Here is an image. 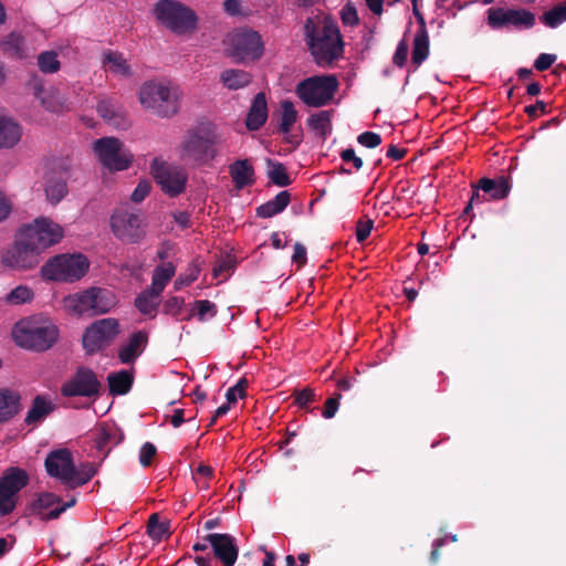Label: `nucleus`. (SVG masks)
<instances>
[{"instance_id": "23", "label": "nucleus", "mask_w": 566, "mask_h": 566, "mask_svg": "<svg viewBox=\"0 0 566 566\" xmlns=\"http://www.w3.org/2000/svg\"><path fill=\"white\" fill-rule=\"evenodd\" d=\"M22 137V126L0 111V149L13 148Z\"/></svg>"}, {"instance_id": "32", "label": "nucleus", "mask_w": 566, "mask_h": 566, "mask_svg": "<svg viewBox=\"0 0 566 566\" xmlns=\"http://www.w3.org/2000/svg\"><path fill=\"white\" fill-rule=\"evenodd\" d=\"M220 81L228 90L237 91L247 87L252 82V75L244 70L228 69L221 73Z\"/></svg>"}, {"instance_id": "46", "label": "nucleus", "mask_w": 566, "mask_h": 566, "mask_svg": "<svg viewBox=\"0 0 566 566\" xmlns=\"http://www.w3.org/2000/svg\"><path fill=\"white\" fill-rule=\"evenodd\" d=\"M38 66L43 73H55L61 64L54 51H44L38 56Z\"/></svg>"}, {"instance_id": "51", "label": "nucleus", "mask_w": 566, "mask_h": 566, "mask_svg": "<svg viewBox=\"0 0 566 566\" xmlns=\"http://www.w3.org/2000/svg\"><path fill=\"white\" fill-rule=\"evenodd\" d=\"M200 270L197 265H189L185 273H181L174 283L175 290H180L184 286H189L199 276Z\"/></svg>"}, {"instance_id": "21", "label": "nucleus", "mask_w": 566, "mask_h": 566, "mask_svg": "<svg viewBox=\"0 0 566 566\" xmlns=\"http://www.w3.org/2000/svg\"><path fill=\"white\" fill-rule=\"evenodd\" d=\"M98 115L116 129H127L130 122L124 107L112 98H105L97 103Z\"/></svg>"}, {"instance_id": "4", "label": "nucleus", "mask_w": 566, "mask_h": 566, "mask_svg": "<svg viewBox=\"0 0 566 566\" xmlns=\"http://www.w3.org/2000/svg\"><path fill=\"white\" fill-rule=\"evenodd\" d=\"M139 102L148 111L161 118L175 116L180 108L178 87L149 81L139 90Z\"/></svg>"}, {"instance_id": "42", "label": "nucleus", "mask_w": 566, "mask_h": 566, "mask_svg": "<svg viewBox=\"0 0 566 566\" xmlns=\"http://www.w3.org/2000/svg\"><path fill=\"white\" fill-rule=\"evenodd\" d=\"M541 21L548 28H557L562 23L566 22V4L559 3L546 11L542 17Z\"/></svg>"}, {"instance_id": "12", "label": "nucleus", "mask_w": 566, "mask_h": 566, "mask_svg": "<svg viewBox=\"0 0 566 566\" xmlns=\"http://www.w3.org/2000/svg\"><path fill=\"white\" fill-rule=\"evenodd\" d=\"M94 151L101 164L112 170L127 169L133 163V154L116 137H103L94 142Z\"/></svg>"}, {"instance_id": "56", "label": "nucleus", "mask_w": 566, "mask_h": 566, "mask_svg": "<svg viewBox=\"0 0 566 566\" xmlns=\"http://www.w3.org/2000/svg\"><path fill=\"white\" fill-rule=\"evenodd\" d=\"M157 449L151 442H145L139 451V462L146 468L151 464L153 458L156 455Z\"/></svg>"}, {"instance_id": "44", "label": "nucleus", "mask_w": 566, "mask_h": 566, "mask_svg": "<svg viewBox=\"0 0 566 566\" xmlns=\"http://www.w3.org/2000/svg\"><path fill=\"white\" fill-rule=\"evenodd\" d=\"M147 534L155 541H161L165 536L169 535L168 524L160 522L158 514L153 513L147 522Z\"/></svg>"}, {"instance_id": "6", "label": "nucleus", "mask_w": 566, "mask_h": 566, "mask_svg": "<svg viewBox=\"0 0 566 566\" xmlns=\"http://www.w3.org/2000/svg\"><path fill=\"white\" fill-rule=\"evenodd\" d=\"M13 338L15 344L22 348L45 352L56 343L59 329L50 322L27 319L15 325Z\"/></svg>"}, {"instance_id": "57", "label": "nucleus", "mask_w": 566, "mask_h": 566, "mask_svg": "<svg viewBox=\"0 0 566 566\" xmlns=\"http://www.w3.org/2000/svg\"><path fill=\"white\" fill-rule=\"evenodd\" d=\"M151 185L148 180H140L134 189L130 200L135 203L142 202L150 192Z\"/></svg>"}, {"instance_id": "28", "label": "nucleus", "mask_w": 566, "mask_h": 566, "mask_svg": "<svg viewBox=\"0 0 566 566\" xmlns=\"http://www.w3.org/2000/svg\"><path fill=\"white\" fill-rule=\"evenodd\" d=\"M229 172L237 189L254 184V168L248 159H239L229 166Z\"/></svg>"}, {"instance_id": "63", "label": "nucleus", "mask_w": 566, "mask_h": 566, "mask_svg": "<svg viewBox=\"0 0 566 566\" xmlns=\"http://www.w3.org/2000/svg\"><path fill=\"white\" fill-rule=\"evenodd\" d=\"M213 475V470L210 465L200 464L193 473V480L197 484H200V478L210 480Z\"/></svg>"}, {"instance_id": "22", "label": "nucleus", "mask_w": 566, "mask_h": 566, "mask_svg": "<svg viewBox=\"0 0 566 566\" xmlns=\"http://www.w3.org/2000/svg\"><path fill=\"white\" fill-rule=\"evenodd\" d=\"M34 96L36 98H40L41 104L52 113H63L71 109L70 104L65 96L55 88H51L43 96L42 93H44V87L41 82H34L33 85Z\"/></svg>"}, {"instance_id": "59", "label": "nucleus", "mask_w": 566, "mask_h": 566, "mask_svg": "<svg viewBox=\"0 0 566 566\" xmlns=\"http://www.w3.org/2000/svg\"><path fill=\"white\" fill-rule=\"evenodd\" d=\"M408 51L409 48L407 42L405 40H401L398 43L396 52L392 57L394 64L397 65L398 67H402L407 62Z\"/></svg>"}, {"instance_id": "60", "label": "nucleus", "mask_w": 566, "mask_h": 566, "mask_svg": "<svg viewBox=\"0 0 566 566\" xmlns=\"http://www.w3.org/2000/svg\"><path fill=\"white\" fill-rule=\"evenodd\" d=\"M556 61L555 54L541 53L534 62V67L539 71L548 70L553 63Z\"/></svg>"}, {"instance_id": "47", "label": "nucleus", "mask_w": 566, "mask_h": 566, "mask_svg": "<svg viewBox=\"0 0 566 566\" xmlns=\"http://www.w3.org/2000/svg\"><path fill=\"white\" fill-rule=\"evenodd\" d=\"M292 396L294 397V402L303 410H311V403L317 401L315 391L310 387H305L301 390H294Z\"/></svg>"}, {"instance_id": "49", "label": "nucleus", "mask_w": 566, "mask_h": 566, "mask_svg": "<svg viewBox=\"0 0 566 566\" xmlns=\"http://www.w3.org/2000/svg\"><path fill=\"white\" fill-rule=\"evenodd\" d=\"M374 229V220L364 214L356 221V241L364 242Z\"/></svg>"}, {"instance_id": "18", "label": "nucleus", "mask_w": 566, "mask_h": 566, "mask_svg": "<svg viewBox=\"0 0 566 566\" xmlns=\"http://www.w3.org/2000/svg\"><path fill=\"white\" fill-rule=\"evenodd\" d=\"M488 23L492 29H531L535 24V14L525 9L490 8Z\"/></svg>"}, {"instance_id": "35", "label": "nucleus", "mask_w": 566, "mask_h": 566, "mask_svg": "<svg viewBox=\"0 0 566 566\" xmlns=\"http://www.w3.org/2000/svg\"><path fill=\"white\" fill-rule=\"evenodd\" d=\"M430 41L429 33L417 31L412 42L411 62L418 67L429 56Z\"/></svg>"}, {"instance_id": "27", "label": "nucleus", "mask_w": 566, "mask_h": 566, "mask_svg": "<svg viewBox=\"0 0 566 566\" xmlns=\"http://www.w3.org/2000/svg\"><path fill=\"white\" fill-rule=\"evenodd\" d=\"M124 440V433L115 426H103L98 430L94 444L99 452L107 455L111 449L118 446Z\"/></svg>"}, {"instance_id": "24", "label": "nucleus", "mask_w": 566, "mask_h": 566, "mask_svg": "<svg viewBox=\"0 0 566 566\" xmlns=\"http://www.w3.org/2000/svg\"><path fill=\"white\" fill-rule=\"evenodd\" d=\"M148 342L146 332L138 331L130 335L126 345L118 349V358L122 364H133L142 355Z\"/></svg>"}, {"instance_id": "13", "label": "nucleus", "mask_w": 566, "mask_h": 566, "mask_svg": "<svg viewBox=\"0 0 566 566\" xmlns=\"http://www.w3.org/2000/svg\"><path fill=\"white\" fill-rule=\"evenodd\" d=\"M120 333L119 322L107 317L97 319L86 327L83 334V347L88 354H94L109 346Z\"/></svg>"}, {"instance_id": "36", "label": "nucleus", "mask_w": 566, "mask_h": 566, "mask_svg": "<svg viewBox=\"0 0 566 566\" xmlns=\"http://www.w3.org/2000/svg\"><path fill=\"white\" fill-rule=\"evenodd\" d=\"M307 126L323 140L332 130L331 113L328 111H319L312 114L307 120Z\"/></svg>"}, {"instance_id": "39", "label": "nucleus", "mask_w": 566, "mask_h": 566, "mask_svg": "<svg viewBox=\"0 0 566 566\" xmlns=\"http://www.w3.org/2000/svg\"><path fill=\"white\" fill-rule=\"evenodd\" d=\"M217 305L209 300H199L192 303L191 312L184 317V321H190L193 316L200 322H205L208 318H212L217 315Z\"/></svg>"}, {"instance_id": "17", "label": "nucleus", "mask_w": 566, "mask_h": 566, "mask_svg": "<svg viewBox=\"0 0 566 566\" xmlns=\"http://www.w3.org/2000/svg\"><path fill=\"white\" fill-rule=\"evenodd\" d=\"M71 164L69 159L61 158L52 161L45 176V196L52 203H59L67 195V179L70 177Z\"/></svg>"}, {"instance_id": "15", "label": "nucleus", "mask_w": 566, "mask_h": 566, "mask_svg": "<svg viewBox=\"0 0 566 566\" xmlns=\"http://www.w3.org/2000/svg\"><path fill=\"white\" fill-rule=\"evenodd\" d=\"M150 174L161 190L170 197H176L186 189L188 177L182 169L170 166L159 158L151 161Z\"/></svg>"}, {"instance_id": "29", "label": "nucleus", "mask_w": 566, "mask_h": 566, "mask_svg": "<svg viewBox=\"0 0 566 566\" xmlns=\"http://www.w3.org/2000/svg\"><path fill=\"white\" fill-rule=\"evenodd\" d=\"M54 410L53 402L43 395H36L32 400V406L27 413L24 422L35 424L44 420Z\"/></svg>"}, {"instance_id": "7", "label": "nucleus", "mask_w": 566, "mask_h": 566, "mask_svg": "<svg viewBox=\"0 0 566 566\" xmlns=\"http://www.w3.org/2000/svg\"><path fill=\"white\" fill-rule=\"evenodd\" d=\"M223 43L226 55L237 63L258 61L264 52V43L260 33L251 29H238L230 32Z\"/></svg>"}, {"instance_id": "33", "label": "nucleus", "mask_w": 566, "mask_h": 566, "mask_svg": "<svg viewBox=\"0 0 566 566\" xmlns=\"http://www.w3.org/2000/svg\"><path fill=\"white\" fill-rule=\"evenodd\" d=\"M20 409V396L19 394L9 390L1 389L0 390V423L8 421L14 415L18 413Z\"/></svg>"}, {"instance_id": "55", "label": "nucleus", "mask_w": 566, "mask_h": 566, "mask_svg": "<svg viewBox=\"0 0 566 566\" xmlns=\"http://www.w3.org/2000/svg\"><path fill=\"white\" fill-rule=\"evenodd\" d=\"M357 143L366 148H376L381 144V136L375 132H364L356 138Z\"/></svg>"}, {"instance_id": "26", "label": "nucleus", "mask_w": 566, "mask_h": 566, "mask_svg": "<svg viewBox=\"0 0 566 566\" xmlns=\"http://www.w3.org/2000/svg\"><path fill=\"white\" fill-rule=\"evenodd\" d=\"M476 189L489 193L493 200H502L509 196L512 185L506 176H500L495 179L483 177L478 181Z\"/></svg>"}, {"instance_id": "40", "label": "nucleus", "mask_w": 566, "mask_h": 566, "mask_svg": "<svg viewBox=\"0 0 566 566\" xmlns=\"http://www.w3.org/2000/svg\"><path fill=\"white\" fill-rule=\"evenodd\" d=\"M103 63L106 67H108V71L114 74L122 76L130 75L129 65L127 64L123 54L118 52L108 51L107 53H105Z\"/></svg>"}, {"instance_id": "64", "label": "nucleus", "mask_w": 566, "mask_h": 566, "mask_svg": "<svg viewBox=\"0 0 566 566\" xmlns=\"http://www.w3.org/2000/svg\"><path fill=\"white\" fill-rule=\"evenodd\" d=\"M524 111L530 117L535 118L538 116V112L546 114V104L543 101H537L534 105L526 106Z\"/></svg>"}, {"instance_id": "53", "label": "nucleus", "mask_w": 566, "mask_h": 566, "mask_svg": "<svg viewBox=\"0 0 566 566\" xmlns=\"http://www.w3.org/2000/svg\"><path fill=\"white\" fill-rule=\"evenodd\" d=\"M185 307V300L180 296H171L165 301L163 305L164 314L171 315L176 318L182 313Z\"/></svg>"}, {"instance_id": "5", "label": "nucleus", "mask_w": 566, "mask_h": 566, "mask_svg": "<svg viewBox=\"0 0 566 566\" xmlns=\"http://www.w3.org/2000/svg\"><path fill=\"white\" fill-rule=\"evenodd\" d=\"M151 13L158 24L178 35L190 33L197 28L196 12L178 0H158Z\"/></svg>"}, {"instance_id": "38", "label": "nucleus", "mask_w": 566, "mask_h": 566, "mask_svg": "<svg viewBox=\"0 0 566 566\" xmlns=\"http://www.w3.org/2000/svg\"><path fill=\"white\" fill-rule=\"evenodd\" d=\"M97 473V468L92 462H83L78 467L74 465V473L69 483L70 489H76L90 482Z\"/></svg>"}, {"instance_id": "20", "label": "nucleus", "mask_w": 566, "mask_h": 566, "mask_svg": "<svg viewBox=\"0 0 566 566\" xmlns=\"http://www.w3.org/2000/svg\"><path fill=\"white\" fill-rule=\"evenodd\" d=\"M210 544L213 555L223 566H233L237 562L239 548L235 538L230 534L210 533L205 537Z\"/></svg>"}, {"instance_id": "62", "label": "nucleus", "mask_w": 566, "mask_h": 566, "mask_svg": "<svg viewBox=\"0 0 566 566\" xmlns=\"http://www.w3.org/2000/svg\"><path fill=\"white\" fill-rule=\"evenodd\" d=\"M292 261L295 264H297L298 269L306 264V261H307L306 248L300 242H296L294 244V252L292 255Z\"/></svg>"}, {"instance_id": "52", "label": "nucleus", "mask_w": 566, "mask_h": 566, "mask_svg": "<svg viewBox=\"0 0 566 566\" xmlns=\"http://www.w3.org/2000/svg\"><path fill=\"white\" fill-rule=\"evenodd\" d=\"M175 273H176V266L171 262H168V263H165L164 265L156 266L153 272L151 279L167 285L168 282L175 275Z\"/></svg>"}, {"instance_id": "16", "label": "nucleus", "mask_w": 566, "mask_h": 566, "mask_svg": "<svg viewBox=\"0 0 566 566\" xmlns=\"http://www.w3.org/2000/svg\"><path fill=\"white\" fill-rule=\"evenodd\" d=\"M101 382L96 374L88 367H78L71 379L61 387L64 397H96L101 391Z\"/></svg>"}, {"instance_id": "50", "label": "nucleus", "mask_w": 566, "mask_h": 566, "mask_svg": "<svg viewBox=\"0 0 566 566\" xmlns=\"http://www.w3.org/2000/svg\"><path fill=\"white\" fill-rule=\"evenodd\" d=\"M248 386H249L248 379L245 377H241L233 387H230L227 390V394H226L227 401L229 403H235L238 397L243 399L247 396L245 390H247Z\"/></svg>"}, {"instance_id": "19", "label": "nucleus", "mask_w": 566, "mask_h": 566, "mask_svg": "<svg viewBox=\"0 0 566 566\" xmlns=\"http://www.w3.org/2000/svg\"><path fill=\"white\" fill-rule=\"evenodd\" d=\"M46 473L64 485L69 486L71 475L74 473V460L72 452L66 448L51 451L44 461Z\"/></svg>"}, {"instance_id": "10", "label": "nucleus", "mask_w": 566, "mask_h": 566, "mask_svg": "<svg viewBox=\"0 0 566 566\" xmlns=\"http://www.w3.org/2000/svg\"><path fill=\"white\" fill-rule=\"evenodd\" d=\"M146 219L139 210L127 207L116 209L111 216V229L124 243L136 244L146 237Z\"/></svg>"}, {"instance_id": "58", "label": "nucleus", "mask_w": 566, "mask_h": 566, "mask_svg": "<svg viewBox=\"0 0 566 566\" xmlns=\"http://www.w3.org/2000/svg\"><path fill=\"white\" fill-rule=\"evenodd\" d=\"M234 264L229 258L220 260L212 269L214 277L226 279L232 271Z\"/></svg>"}, {"instance_id": "37", "label": "nucleus", "mask_w": 566, "mask_h": 566, "mask_svg": "<svg viewBox=\"0 0 566 566\" xmlns=\"http://www.w3.org/2000/svg\"><path fill=\"white\" fill-rule=\"evenodd\" d=\"M62 500L60 496L53 493H42L30 504V511L32 514L39 515L43 521V515H46L51 510L59 506Z\"/></svg>"}, {"instance_id": "30", "label": "nucleus", "mask_w": 566, "mask_h": 566, "mask_svg": "<svg viewBox=\"0 0 566 566\" xmlns=\"http://www.w3.org/2000/svg\"><path fill=\"white\" fill-rule=\"evenodd\" d=\"M109 394L113 396L126 395L133 386L134 376L128 370L111 373L107 376Z\"/></svg>"}, {"instance_id": "8", "label": "nucleus", "mask_w": 566, "mask_h": 566, "mask_svg": "<svg viewBox=\"0 0 566 566\" xmlns=\"http://www.w3.org/2000/svg\"><path fill=\"white\" fill-rule=\"evenodd\" d=\"M88 266L83 254H60L42 265L41 275L50 281L75 282L86 274Z\"/></svg>"}, {"instance_id": "45", "label": "nucleus", "mask_w": 566, "mask_h": 566, "mask_svg": "<svg viewBox=\"0 0 566 566\" xmlns=\"http://www.w3.org/2000/svg\"><path fill=\"white\" fill-rule=\"evenodd\" d=\"M269 166L271 169L268 171V177L274 185L279 187H286L291 185L292 180L283 164L269 160Z\"/></svg>"}, {"instance_id": "9", "label": "nucleus", "mask_w": 566, "mask_h": 566, "mask_svg": "<svg viewBox=\"0 0 566 566\" xmlns=\"http://www.w3.org/2000/svg\"><path fill=\"white\" fill-rule=\"evenodd\" d=\"M117 304L116 295L107 289L90 287L65 298V305L76 314L101 315Z\"/></svg>"}, {"instance_id": "48", "label": "nucleus", "mask_w": 566, "mask_h": 566, "mask_svg": "<svg viewBox=\"0 0 566 566\" xmlns=\"http://www.w3.org/2000/svg\"><path fill=\"white\" fill-rule=\"evenodd\" d=\"M33 298V292L31 289L24 285L17 286L7 295V302L11 304H23L30 302Z\"/></svg>"}, {"instance_id": "11", "label": "nucleus", "mask_w": 566, "mask_h": 566, "mask_svg": "<svg viewBox=\"0 0 566 566\" xmlns=\"http://www.w3.org/2000/svg\"><path fill=\"white\" fill-rule=\"evenodd\" d=\"M337 86L334 75H314L301 81L295 93L307 106L321 107L334 97Z\"/></svg>"}, {"instance_id": "54", "label": "nucleus", "mask_w": 566, "mask_h": 566, "mask_svg": "<svg viewBox=\"0 0 566 566\" xmlns=\"http://www.w3.org/2000/svg\"><path fill=\"white\" fill-rule=\"evenodd\" d=\"M340 398L342 395L339 392H334L328 399H326L322 410V416L325 419H332L336 415L339 408Z\"/></svg>"}, {"instance_id": "34", "label": "nucleus", "mask_w": 566, "mask_h": 566, "mask_svg": "<svg viewBox=\"0 0 566 566\" xmlns=\"http://www.w3.org/2000/svg\"><path fill=\"white\" fill-rule=\"evenodd\" d=\"M0 45L9 57L21 60L28 56L24 38L18 33L7 35Z\"/></svg>"}, {"instance_id": "61", "label": "nucleus", "mask_w": 566, "mask_h": 566, "mask_svg": "<svg viewBox=\"0 0 566 566\" xmlns=\"http://www.w3.org/2000/svg\"><path fill=\"white\" fill-rule=\"evenodd\" d=\"M75 503H76L75 497L71 499L69 502H65V503L61 502V504H59V506H56L53 510H51L50 512H48L46 515H43V521H51V520L59 518L63 512H65L69 507H72L73 505H75Z\"/></svg>"}, {"instance_id": "41", "label": "nucleus", "mask_w": 566, "mask_h": 566, "mask_svg": "<svg viewBox=\"0 0 566 566\" xmlns=\"http://www.w3.org/2000/svg\"><path fill=\"white\" fill-rule=\"evenodd\" d=\"M281 109L282 114L279 132L282 134H289L297 119V111L295 109L294 104L289 99L282 101Z\"/></svg>"}, {"instance_id": "1", "label": "nucleus", "mask_w": 566, "mask_h": 566, "mask_svg": "<svg viewBox=\"0 0 566 566\" xmlns=\"http://www.w3.org/2000/svg\"><path fill=\"white\" fill-rule=\"evenodd\" d=\"M63 229L55 222L40 218L23 226L14 242L1 252V264L14 271H28L39 265L41 253L61 241Z\"/></svg>"}, {"instance_id": "2", "label": "nucleus", "mask_w": 566, "mask_h": 566, "mask_svg": "<svg viewBox=\"0 0 566 566\" xmlns=\"http://www.w3.org/2000/svg\"><path fill=\"white\" fill-rule=\"evenodd\" d=\"M304 39L314 62L333 65L344 53V42L336 22L328 15H314L304 23Z\"/></svg>"}, {"instance_id": "25", "label": "nucleus", "mask_w": 566, "mask_h": 566, "mask_svg": "<svg viewBox=\"0 0 566 566\" xmlns=\"http://www.w3.org/2000/svg\"><path fill=\"white\" fill-rule=\"evenodd\" d=\"M268 119V103L265 94L260 92L258 93L251 104L249 109L245 126L249 130H259Z\"/></svg>"}, {"instance_id": "43", "label": "nucleus", "mask_w": 566, "mask_h": 566, "mask_svg": "<svg viewBox=\"0 0 566 566\" xmlns=\"http://www.w3.org/2000/svg\"><path fill=\"white\" fill-rule=\"evenodd\" d=\"M159 301L145 291L135 298L136 308L144 315L155 317Z\"/></svg>"}, {"instance_id": "14", "label": "nucleus", "mask_w": 566, "mask_h": 566, "mask_svg": "<svg viewBox=\"0 0 566 566\" xmlns=\"http://www.w3.org/2000/svg\"><path fill=\"white\" fill-rule=\"evenodd\" d=\"M29 483L28 473L20 468L8 469L0 478V516L9 515L17 505L18 493Z\"/></svg>"}, {"instance_id": "3", "label": "nucleus", "mask_w": 566, "mask_h": 566, "mask_svg": "<svg viewBox=\"0 0 566 566\" xmlns=\"http://www.w3.org/2000/svg\"><path fill=\"white\" fill-rule=\"evenodd\" d=\"M217 143L218 135L209 126L189 129L179 145V157L185 163L202 166L217 156Z\"/></svg>"}, {"instance_id": "31", "label": "nucleus", "mask_w": 566, "mask_h": 566, "mask_svg": "<svg viewBox=\"0 0 566 566\" xmlns=\"http://www.w3.org/2000/svg\"><path fill=\"white\" fill-rule=\"evenodd\" d=\"M291 195L289 191L283 190L279 192L274 199L259 206L256 208V216L260 218H271L282 212L290 203Z\"/></svg>"}]
</instances>
